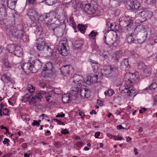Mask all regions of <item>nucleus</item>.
Instances as JSON below:
<instances>
[{
    "mask_svg": "<svg viewBox=\"0 0 157 157\" xmlns=\"http://www.w3.org/2000/svg\"><path fill=\"white\" fill-rule=\"evenodd\" d=\"M114 93V90L112 89H109L104 93L105 96H110L113 95Z\"/></svg>",
    "mask_w": 157,
    "mask_h": 157,
    "instance_id": "obj_39",
    "label": "nucleus"
},
{
    "mask_svg": "<svg viewBox=\"0 0 157 157\" xmlns=\"http://www.w3.org/2000/svg\"><path fill=\"white\" fill-rule=\"evenodd\" d=\"M45 47L47 51L49 52V55H52L53 53V51L51 48L48 45H46V44H45Z\"/></svg>",
    "mask_w": 157,
    "mask_h": 157,
    "instance_id": "obj_42",
    "label": "nucleus"
},
{
    "mask_svg": "<svg viewBox=\"0 0 157 157\" xmlns=\"http://www.w3.org/2000/svg\"><path fill=\"white\" fill-rule=\"evenodd\" d=\"M4 80V82L6 83L12 82V79L8 74H4L3 75L2 77V80Z\"/></svg>",
    "mask_w": 157,
    "mask_h": 157,
    "instance_id": "obj_25",
    "label": "nucleus"
},
{
    "mask_svg": "<svg viewBox=\"0 0 157 157\" xmlns=\"http://www.w3.org/2000/svg\"><path fill=\"white\" fill-rule=\"evenodd\" d=\"M45 98L46 101L51 105H54L57 100L56 97L54 95L47 96V93L42 91L38 93L35 96L32 97L30 102L34 103L36 101H41V98Z\"/></svg>",
    "mask_w": 157,
    "mask_h": 157,
    "instance_id": "obj_1",
    "label": "nucleus"
},
{
    "mask_svg": "<svg viewBox=\"0 0 157 157\" xmlns=\"http://www.w3.org/2000/svg\"><path fill=\"white\" fill-rule=\"evenodd\" d=\"M61 74L64 76L71 75L73 73L74 71V68L71 65H66L60 68Z\"/></svg>",
    "mask_w": 157,
    "mask_h": 157,
    "instance_id": "obj_7",
    "label": "nucleus"
},
{
    "mask_svg": "<svg viewBox=\"0 0 157 157\" xmlns=\"http://www.w3.org/2000/svg\"><path fill=\"white\" fill-rule=\"evenodd\" d=\"M140 13L141 16L146 19L150 18L153 15L152 11L146 10L140 12Z\"/></svg>",
    "mask_w": 157,
    "mask_h": 157,
    "instance_id": "obj_15",
    "label": "nucleus"
},
{
    "mask_svg": "<svg viewBox=\"0 0 157 157\" xmlns=\"http://www.w3.org/2000/svg\"><path fill=\"white\" fill-rule=\"evenodd\" d=\"M90 90H88V89L86 88V96L84 97L85 98H88L90 97Z\"/></svg>",
    "mask_w": 157,
    "mask_h": 157,
    "instance_id": "obj_49",
    "label": "nucleus"
},
{
    "mask_svg": "<svg viewBox=\"0 0 157 157\" xmlns=\"http://www.w3.org/2000/svg\"><path fill=\"white\" fill-rule=\"evenodd\" d=\"M97 34V32H96L94 30H93L89 35V37L90 40H95Z\"/></svg>",
    "mask_w": 157,
    "mask_h": 157,
    "instance_id": "obj_31",
    "label": "nucleus"
},
{
    "mask_svg": "<svg viewBox=\"0 0 157 157\" xmlns=\"http://www.w3.org/2000/svg\"><path fill=\"white\" fill-rule=\"evenodd\" d=\"M127 94L128 95L131 96H135L136 94L135 89H129L127 92Z\"/></svg>",
    "mask_w": 157,
    "mask_h": 157,
    "instance_id": "obj_34",
    "label": "nucleus"
},
{
    "mask_svg": "<svg viewBox=\"0 0 157 157\" xmlns=\"http://www.w3.org/2000/svg\"><path fill=\"white\" fill-rule=\"evenodd\" d=\"M0 15L1 16V17L2 19H5L6 17H7L8 15L5 8H0Z\"/></svg>",
    "mask_w": 157,
    "mask_h": 157,
    "instance_id": "obj_27",
    "label": "nucleus"
},
{
    "mask_svg": "<svg viewBox=\"0 0 157 157\" xmlns=\"http://www.w3.org/2000/svg\"><path fill=\"white\" fill-rule=\"evenodd\" d=\"M53 66L52 63L49 62L45 65L43 69V71H45V74L49 75L52 73Z\"/></svg>",
    "mask_w": 157,
    "mask_h": 157,
    "instance_id": "obj_12",
    "label": "nucleus"
},
{
    "mask_svg": "<svg viewBox=\"0 0 157 157\" xmlns=\"http://www.w3.org/2000/svg\"><path fill=\"white\" fill-rule=\"evenodd\" d=\"M74 80L73 82L76 84V86L74 87H72V91L71 92V94H74V95L76 96V95L77 92L78 93L79 89L81 87L83 86L86 83L85 82L84 79L83 77L78 74H75L73 77ZM76 96H74L73 97L74 99H75Z\"/></svg>",
    "mask_w": 157,
    "mask_h": 157,
    "instance_id": "obj_2",
    "label": "nucleus"
},
{
    "mask_svg": "<svg viewBox=\"0 0 157 157\" xmlns=\"http://www.w3.org/2000/svg\"><path fill=\"white\" fill-rule=\"evenodd\" d=\"M146 110V109L145 108H142L141 109L139 110V112L140 113H142L144 112Z\"/></svg>",
    "mask_w": 157,
    "mask_h": 157,
    "instance_id": "obj_63",
    "label": "nucleus"
},
{
    "mask_svg": "<svg viewBox=\"0 0 157 157\" xmlns=\"http://www.w3.org/2000/svg\"><path fill=\"white\" fill-rule=\"evenodd\" d=\"M50 1V0H48V2H47L48 3H49V5L52 6L55 3V2H53V1H52V2H51Z\"/></svg>",
    "mask_w": 157,
    "mask_h": 157,
    "instance_id": "obj_59",
    "label": "nucleus"
},
{
    "mask_svg": "<svg viewBox=\"0 0 157 157\" xmlns=\"http://www.w3.org/2000/svg\"><path fill=\"white\" fill-rule=\"evenodd\" d=\"M51 92L52 93L57 95H60L62 93V91L60 88H54L52 90H51Z\"/></svg>",
    "mask_w": 157,
    "mask_h": 157,
    "instance_id": "obj_32",
    "label": "nucleus"
},
{
    "mask_svg": "<svg viewBox=\"0 0 157 157\" xmlns=\"http://www.w3.org/2000/svg\"><path fill=\"white\" fill-rule=\"evenodd\" d=\"M27 90L29 92L28 93H31L32 94V93L34 92L35 88L33 85L29 84L28 85Z\"/></svg>",
    "mask_w": 157,
    "mask_h": 157,
    "instance_id": "obj_35",
    "label": "nucleus"
},
{
    "mask_svg": "<svg viewBox=\"0 0 157 157\" xmlns=\"http://www.w3.org/2000/svg\"><path fill=\"white\" fill-rule=\"evenodd\" d=\"M83 42L82 40H78L73 43V47L74 49H80L83 44Z\"/></svg>",
    "mask_w": 157,
    "mask_h": 157,
    "instance_id": "obj_16",
    "label": "nucleus"
},
{
    "mask_svg": "<svg viewBox=\"0 0 157 157\" xmlns=\"http://www.w3.org/2000/svg\"><path fill=\"white\" fill-rule=\"evenodd\" d=\"M86 88H82V87L79 88V90L80 91V95L82 98H84L86 96Z\"/></svg>",
    "mask_w": 157,
    "mask_h": 157,
    "instance_id": "obj_37",
    "label": "nucleus"
},
{
    "mask_svg": "<svg viewBox=\"0 0 157 157\" xmlns=\"http://www.w3.org/2000/svg\"><path fill=\"white\" fill-rule=\"evenodd\" d=\"M3 64L6 68H10L11 67L10 64L8 60L7 59H5L4 61H3Z\"/></svg>",
    "mask_w": 157,
    "mask_h": 157,
    "instance_id": "obj_43",
    "label": "nucleus"
},
{
    "mask_svg": "<svg viewBox=\"0 0 157 157\" xmlns=\"http://www.w3.org/2000/svg\"><path fill=\"white\" fill-rule=\"evenodd\" d=\"M108 67L109 70L111 71V73L117 69V67L114 66H109Z\"/></svg>",
    "mask_w": 157,
    "mask_h": 157,
    "instance_id": "obj_46",
    "label": "nucleus"
},
{
    "mask_svg": "<svg viewBox=\"0 0 157 157\" xmlns=\"http://www.w3.org/2000/svg\"><path fill=\"white\" fill-rule=\"evenodd\" d=\"M16 2H12L10 0H8L7 2V6L11 10H13L15 9L16 6Z\"/></svg>",
    "mask_w": 157,
    "mask_h": 157,
    "instance_id": "obj_29",
    "label": "nucleus"
},
{
    "mask_svg": "<svg viewBox=\"0 0 157 157\" xmlns=\"http://www.w3.org/2000/svg\"><path fill=\"white\" fill-rule=\"evenodd\" d=\"M102 79V77H100L99 75H94V76L89 77L85 83L87 85H89L90 83L99 82H101V80Z\"/></svg>",
    "mask_w": 157,
    "mask_h": 157,
    "instance_id": "obj_10",
    "label": "nucleus"
},
{
    "mask_svg": "<svg viewBox=\"0 0 157 157\" xmlns=\"http://www.w3.org/2000/svg\"><path fill=\"white\" fill-rule=\"evenodd\" d=\"M12 54L17 57H21L23 55L22 49L20 46H18L16 47V49Z\"/></svg>",
    "mask_w": 157,
    "mask_h": 157,
    "instance_id": "obj_17",
    "label": "nucleus"
},
{
    "mask_svg": "<svg viewBox=\"0 0 157 157\" xmlns=\"http://www.w3.org/2000/svg\"><path fill=\"white\" fill-rule=\"evenodd\" d=\"M70 22L71 25V26L72 27H73L74 28L76 27V24L73 19H71L70 20Z\"/></svg>",
    "mask_w": 157,
    "mask_h": 157,
    "instance_id": "obj_47",
    "label": "nucleus"
},
{
    "mask_svg": "<svg viewBox=\"0 0 157 157\" xmlns=\"http://www.w3.org/2000/svg\"><path fill=\"white\" fill-rule=\"evenodd\" d=\"M36 0H26V2L30 5H34L36 2Z\"/></svg>",
    "mask_w": 157,
    "mask_h": 157,
    "instance_id": "obj_48",
    "label": "nucleus"
},
{
    "mask_svg": "<svg viewBox=\"0 0 157 157\" xmlns=\"http://www.w3.org/2000/svg\"><path fill=\"white\" fill-rule=\"evenodd\" d=\"M32 95L31 93H27L24 96L21 97V100L23 102H26L29 100V98Z\"/></svg>",
    "mask_w": 157,
    "mask_h": 157,
    "instance_id": "obj_28",
    "label": "nucleus"
},
{
    "mask_svg": "<svg viewBox=\"0 0 157 157\" xmlns=\"http://www.w3.org/2000/svg\"><path fill=\"white\" fill-rule=\"evenodd\" d=\"M106 25L112 31H115L117 30V26L115 23H112L110 19H107L106 20Z\"/></svg>",
    "mask_w": 157,
    "mask_h": 157,
    "instance_id": "obj_14",
    "label": "nucleus"
},
{
    "mask_svg": "<svg viewBox=\"0 0 157 157\" xmlns=\"http://www.w3.org/2000/svg\"><path fill=\"white\" fill-rule=\"evenodd\" d=\"M106 36L105 35L104 36V38H103V40H104V42L106 44L109 46H110L111 45H112L113 44H111L110 43L106 42Z\"/></svg>",
    "mask_w": 157,
    "mask_h": 157,
    "instance_id": "obj_52",
    "label": "nucleus"
},
{
    "mask_svg": "<svg viewBox=\"0 0 157 157\" xmlns=\"http://www.w3.org/2000/svg\"><path fill=\"white\" fill-rule=\"evenodd\" d=\"M133 21L132 18L129 16L127 17L125 21L127 24L126 26L127 30L128 31H132L134 29Z\"/></svg>",
    "mask_w": 157,
    "mask_h": 157,
    "instance_id": "obj_11",
    "label": "nucleus"
},
{
    "mask_svg": "<svg viewBox=\"0 0 157 157\" xmlns=\"http://www.w3.org/2000/svg\"><path fill=\"white\" fill-rule=\"evenodd\" d=\"M127 80H128V81L125 80V81L126 82V84L127 87V88H125L126 89H130V87L132 86V83L131 79L130 80L129 78H128Z\"/></svg>",
    "mask_w": 157,
    "mask_h": 157,
    "instance_id": "obj_40",
    "label": "nucleus"
},
{
    "mask_svg": "<svg viewBox=\"0 0 157 157\" xmlns=\"http://www.w3.org/2000/svg\"><path fill=\"white\" fill-rule=\"evenodd\" d=\"M144 36H142V38L138 39V42L140 43H141L144 41L146 40V38H150V37L148 36V34L147 33L144 32Z\"/></svg>",
    "mask_w": 157,
    "mask_h": 157,
    "instance_id": "obj_30",
    "label": "nucleus"
},
{
    "mask_svg": "<svg viewBox=\"0 0 157 157\" xmlns=\"http://www.w3.org/2000/svg\"><path fill=\"white\" fill-rule=\"evenodd\" d=\"M100 132H97L95 134V137L96 138H98V136L100 135Z\"/></svg>",
    "mask_w": 157,
    "mask_h": 157,
    "instance_id": "obj_64",
    "label": "nucleus"
},
{
    "mask_svg": "<svg viewBox=\"0 0 157 157\" xmlns=\"http://www.w3.org/2000/svg\"><path fill=\"white\" fill-rule=\"evenodd\" d=\"M80 7L86 13L90 14H94L97 12V10L94 8V6L91 7L90 4L87 2H83L82 3Z\"/></svg>",
    "mask_w": 157,
    "mask_h": 157,
    "instance_id": "obj_5",
    "label": "nucleus"
},
{
    "mask_svg": "<svg viewBox=\"0 0 157 157\" xmlns=\"http://www.w3.org/2000/svg\"><path fill=\"white\" fill-rule=\"evenodd\" d=\"M153 81H154V82H153L148 87L146 88V90L148 89L150 90H154L157 87V85L155 82L154 80H153Z\"/></svg>",
    "mask_w": 157,
    "mask_h": 157,
    "instance_id": "obj_38",
    "label": "nucleus"
},
{
    "mask_svg": "<svg viewBox=\"0 0 157 157\" xmlns=\"http://www.w3.org/2000/svg\"><path fill=\"white\" fill-rule=\"evenodd\" d=\"M133 8L139 11H140L142 10V9H141V7H140V4L138 3H137L136 4H134Z\"/></svg>",
    "mask_w": 157,
    "mask_h": 157,
    "instance_id": "obj_45",
    "label": "nucleus"
},
{
    "mask_svg": "<svg viewBox=\"0 0 157 157\" xmlns=\"http://www.w3.org/2000/svg\"><path fill=\"white\" fill-rule=\"evenodd\" d=\"M40 17H42L45 22L48 21H52L54 19H59L60 16L58 13L54 11H51L48 13H44L41 15Z\"/></svg>",
    "mask_w": 157,
    "mask_h": 157,
    "instance_id": "obj_4",
    "label": "nucleus"
},
{
    "mask_svg": "<svg viewBox=\"0 0 157 157\" xmlns=\"http://www.w3.org/2000/svg\"><path fill=\"white\" fill-rule=\"evenodd\" d=\"M72 91V90H71L70 92V95L68 94H65L63 95L62 97V101L64 103H69L70 101H71V100H75L77 99V95L78 94V92L76 94V97L75 99H74L73 97L74 96H75L74 95V94L73 93L72 95L71 94V92Z\"/></svg>",
    "mask_w": 157,
    "mask_h": 157,
    "instance_id": "obj_9",
    "label": "nucleus"
},
{
    "mask_svg": "<svg viewBox=\"0 0 157 157\" xmlns=\"http://www.w3.org/2000/svg\"><path fill=\"white\" fill-rule=\"evenodd\" d=\"M78 30L83 34H84L85 32L86 28L85 25H83L79 24L78 25Z\"/></svg>",
    "mask_w": 157,
    "mask_h": 157,
    "instance_id": "obj_36",
    "label": "nucleus"
},
{
    "mask_svg": "<svg viewBox=\"0 0 157 157\" xmlns=\"http://www.w3.org/2000/svg\"><path fill=\"white\" fill-rule=\"evenodd\" d=\"M32 126H39L40 125V123L36 120H33V122L32 124Z\"/></svg>",
    "mask_w": 157,
    "mask_h": 157,
    "instance_id": "obj_53",
    "label": "nucleus"
},
{
    "mask_svg": "<svg viewBox=\"0 0 157 157\" xmlns=\"http://www.w3.org/2000/svg\"><path fill=\"white\" fill-rule=\"evenodd\" d=\"M18 46L13 44H10L8 45L7 49L9 52L12 53H13L16 49V47Z\"/></svg>",
    "mask_w": 157,
    "mask_h": 157,
    "instance_id": "obj_24",
    "label": "nucleus"
},
{
    "mask_svg": "<svg viewBox=\"0 0 157 157\" xmlns=\"http://www.w3.org/2000/svg\"><path fill=\"white\" fill-rule=\"evenodd\" d=\"M54 121H56L58 123V124L59 125H61V121L58 120L57 119H53Z\"/></svg>",
    "mask_w": 157,
    "mask_h": 157,
    "instance_id": "obj_61",
    "label": "nucleus"
},
{
    "mask_svg": "<svg viewBox=\"0 0 157 157\" xmlns=\"http://www.w3.org/2000/svg\"><path fill=\"white\" fill-rule=\"evenodd\" d=\"M11 29L10 30L11 32L12 33L13 35H16V33L17 32V30L16 27H14L13 26H11Z\"/></svg>",
    "mask_w": 157,
    "mask_h": 157,
    "instance_id": "obj_44",
    "label": "nucleus"
},
{
    "mask_svg": "<svg viewBox=\"0 0 157 157\" xmlns=\"http://www.w3.org/2000/svg\"><path fill=\"white\" fill-rule=\"evenodd\" d=\"M67 39L66 38L61 40L59 43L58 49L59 53L63 56H66L68 54V50L67 48L68 45Z\"/></svg>",
    "mask_w": 157,
    "mask_h": 157,
    "instance_id": "obj_3",
    "label": "nucleus"
},
{
    "mask_svg": "<svg viewBox=\"0 0 157 157\" xmlns=\"http://www.w3.org/2000/svg\"><path fill=\"white\" fill-rule=\"evenodd\" d=\"M122 53V52L121 51H119L115 52L113 54V59L116 60V61L118 60L119 59L121 56Z\"/></svg>",
    "mask_w": 157,
    "mask_h": 157,
    "instance_id": "obj_26",
    "label": "nucleus"
},
{
    "mask_svg": "<svg viewBox=\"0 0 157 157\" xmlns=\"http://www.w3.org/2000/svg\"><path fill=\"white\" fill-rule=\"evenodd\" d=\"M61 114H58L56 116V117H63L65 116V115L63 113H61Z\"/></svg>",
    "mask_w": 157,
    "mask_h": 157,
    "instance_id": "obj_57",
    "label": "nucleus"
},
{
    "mask_svg": "<svg viewBox=\"0 0 157 157\" xmlns=\"http://www.w3.org/2000/svg\"><path fill=\"white\" fill-rule=\"evenodd\" d=\"M21 67L25 73L30 72L32 73H35L36 72V71L35 70L33 64L30 62L22 64Z\"/></svg>",
    "mask_w": 157,
    "mask_h": 157,
    "instance_id": "obj_8",
    "label": "nucleus"
},
{
    "mask_svg": "<svg viewBox=\"0 0 157 157\" xmlns=\"http://www.w3.org/2000/svg\"><path fill=\"white\" fill-rule=\"evenodd\" d=\"M45 44V42L44 41L37 43L36 44V46L37 50L38 51H43Z\"/></svg>",
    "mask_w": 157,
    "mask_h": 157,
    "instance_id": "obj_18",
    "label": "nucleus"
},
{
    "mask_svg": "<svg viewBox=\"0 0 157 157\" xmlns=\"http://www.w3.org/2000/svg\"><path fill=\"white\" fill-rule=\"evenodd\" d=\"M33 66L35 68V70L36 71H37L41 68L42 63L39 60L36 59L34 62Z\"/></svg>",
    "mask_w": 157,
    "mask_h": 157,
    "instance_id": "obj_19",
    "label": "nucleus"
},
{
    "mask_svg": "<svg viewBox=\"0 0 157 157\" xmlns=\"http://www.w3.org/2000/svg\"><path fill=\"white\" fill-rule=\"evenodd\" d=\"M28 15L31 18H34L38 16V13L35 9H29L28 10Z\"/></svg>",
    "mask_w": 157,
    "mask_h": 157,
    "instance_id": "obj_20",
    "label": "nucleus"
},
{
    "mask_svg": "<svg viewBox=\"0 0 157 157\" xmlns=\"http://www.w3.org/2000/svg\"><path fill=\"white\" fill-rule=\"evenodd\" d=\"M32 156V153L30 151H28L24 155V157H31Z\"/></svg>",
    "mask_w": 157,
    "mask_h": 157,
    "instance_id": "obj_51",
    "label": "nucleus"
},
{
    "mask_svg": "<svg viewBox=\"0 0 157 157\" xmlns=\"http://www.w3.org/2000/svg\"><path fill=\"white\" fill-rule=\"evenodd\" d=\"M79 115L81 117L82 119L83 118L84 114L83 112L80 111L79 113Z\"/></svg>",
    "mask_w": 157,
    "mask_h": 157,
    "instance_id": "obj_60",
    "label": "nucleus"
},
{
    "mask_svg": "<svg viewBox=\"0 0 157 157\" xmlns=\"http://www.w3.org/2000/svg\"><path fill=\"white\" fill-rule=\"evenodd\" d=\"M90 62L91 63L93 71L95 72H97L100 66V64L96 61L93 60H91Z\"/></svg>",
    "mask_w": 157,
    "mask_h": 157,
    "instance_id": "obj_21",
    "label": "nucleus"
},
{
    "mask_svg": "<svg viewBox=\"0 0 157 157\" xmlns=\"http://www.w3.org/2000/svg\"><path fill=\"white\" fill-rule=\"evenodd\" d=\"M21 147L23 148H25L27 147V145L26 143H24L22 144L21 145Z\"/></svg>",
    "mask_w": 157,
    "mask_h": 157,
    "instance_id": "obj_62",
    "label": "nucleus"
},
{
    "mask_svg": "<svg viewBox=\"0 0 157 157\" xmlns=\"http://www.w3.org/2000/svg\"><path fill=\"white\" fill-rule=\"evenodd\" d=\"M127 42L129 44L136 43L135 41H136L133 38V36L132 34L127 37Z\"/></svg>",
    "mask_w": 157,
    "mask_h": 157,
    "instance_id": "obj_33",
    "label": "nucleus"
},
{
    "mask_svg": "<svg viewBox=\"0 0 157 157\" xmlns=\"http://www.w3.org/2000/svg\"><path fill=\"white\" fill-rule=\"evenodd\" d=\"M61 133L62 134L65 135L67 134H68L69 132L67 129H65L62 130L61 131Z\"/></svg>",
    "mask_w": 157,
    "mask_h": 157,
    "instance_id": "obj_55",
    "label": "nucleus"
},
{
    "mask_svg": "<svg viewBox=\"0 0 157 157\" xmlns=\"http://www.w3.org/2000/svg\"><path fill=\"white\" fill-rule=\"evenodd\" d=\"M127 8L128 9L132 10L133 9V6L134 5V2H127Z\"/></svg>",
    "mask_w": 157,
    "mask_h": 157,
    "instance_id": "obj_41",
    "label": "nucleus"
},
{
    "mask_svg": "<svg viewBox=\"0 0 157 157\" xmlns=\"http://www.w3.org/2000/svg\"><path fill=\"white\" fill-rule=\"evenodd\" d=\"M10 140L6 138H5L4 139V140L3 141V144H6L7 146L10 145V144L9 142H10Z\"/></svg>",
    "mask_w": 157,
    "mask_h": 157,
    "instance_id": "obj_50",
    "label": "nucleus"
},
{
    "mask_svg": "<svg viewBox=\"0 0 157 157\" xmlns=\"http://www.w3.org/2000/svg\"><path fill=\"white\" fill-rule=\"evenodd\" d=\"M8 109L7 108H6L5 109H4L3 111V114L5 115L8 116Z\"/></svg>",
    "mask_w": 157,
    "mask_h": 157,
    "instance_id": "obj_54",
    "label": "nucleus"
},
{
    "mask_svg": "<svg viewBox=\"0 0 157 157\" xmlns=\"http://www.w3.org/2000/svg\"><path fill=\"white\" fill-rule=\"evenodd\" d=\"M138 68L141 69L143 68V71L141 73V75L144 77H147L150 76L151 75L152 69L151 68L149 67L145 66L144 63H140L138 64Z\"/></svg>",
    "mask_w": 157,
    "mask_h": 157,
    "instance_id": "obj_6",
    "label": "nucleus"
},
{
    "mask_svg": "<svg viewBox=\"0 0 157 157\" xmlns=\"http://www.w3.org/2000/svg\"><path fill=\"white\" fill-rule=\"evenodd\" d=\"M51 21H48L45 22L46 24L47 27L51 30H53L54 33H55L56 31H57L58 28L55 27V24L54 23H51Z\"/></svg>",
    "mask_w": 157,
    "mask_h": 157,
    "instance_id": "obj_22",
    "label": "nucleus"
},
{
    "mask_svg": "<svg viewBox=\"0 0 157 157\" xmlns=\"http://www.w3.org/2000/svg\"><path fill=\"white\" fill-rule=\"evenodd\" d=\"M83 145V143L82 142H78L77 144V145L78 147H80Z\"/></svg>",
    "mask_w": 157,
    "mask_h": 157,
    "instance_id": "obj_58",
    "label": "nucleus"
},
{
    "mask_svg": "<svg viewBox=\"0 0 157 157\" xmlns=\"http://www.w3.org/2000/svg\"><path fill=\"white\" fill-rule=\"evenodd\" d=\"M121 68L123 70H128L130 68L129 63V60L128 59L125 58L123 59L121 63Z\"/></svg>",
    "mask_w": 157,
    "mask_h": 157,
    "instance_id": "obj_13",
    "label": "nucleus"
},
{
    "mask_svg": "<svg viewBox=\"0 0 157 157\" xmlns=\"http://www.w3.org/2000/svg\"><path fill=\"white\" fill-rule=\"evenodd\" d=\"M111 73V71H110L108 68V67L107 68V69H105V70H101V73L100 74L99 76L100 77L102 78H103V76H108Z\"/></svg>",
    "mask_w": 157,
    "mask_h": 157,
    "instance_id": "obj_23",
    "label": "nucleus"
},
{
    "mask_svg": "<svg viewBox=\"0 0 157 157\" xmlns=\"http://www.w3.org/2000/svg\"><path fill=\"white\" fill-rule=\"evenodd\" d=\"M117 128L118 130H120L121 129H126V128L123 127L121 125L119 124L117 126Z\"/></svg>",
    "mask_w": 157,
    "mask_h": 157,
    "instance_id": "obj_56",
    "label": "nucleus"
}]
</instances>
